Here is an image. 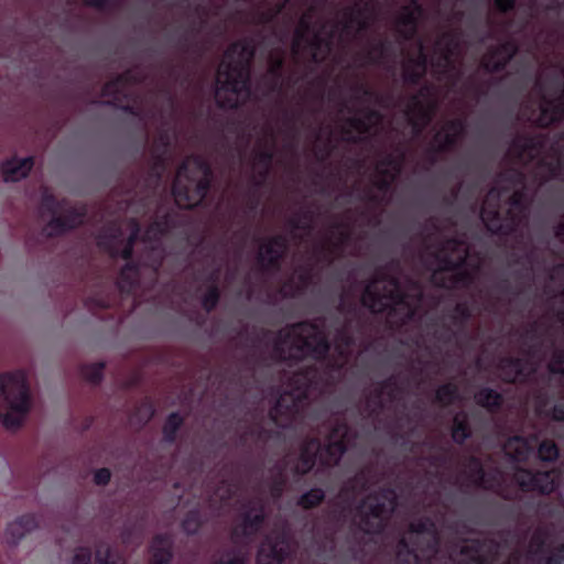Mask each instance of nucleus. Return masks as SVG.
<instances>
[{"label":"nucleus","instance_id":"1","mask_svg":"<svg viewBox=\"0 0 564 564\" xmlns=\"http://www.w3.org/2000/svg\"><path fill=\"white\" fill-rule=\"evenodd\" d=\"M398 260H391L386 267L379 268L376 275L366 284L360 296V304L372 314H387L388 319L403 326L411 322L416 313L415 304L410 294L401 285L397 275L389 272L399 268Z\"/></svg>","mask_w":564,"mask_h":564},{"label":"nucleus","instance_id":"2","mask_svg":"<svg viewBox=\"0 0 564 564\" xmlns=\"http://www.w3.org/2000/svg\"><path fill=\"white\" fill-rule=\"evenodd\" d=\"M256 55L252 40L243 39L231 43L224 54L218 68L216 105L220 109H237V96L250 91L251 64Z\"/></svg>","mask_w":564,"mask_h":564},{"label":"nucleus","instance_id":"3","mask_svg":"<svg viewBox=\"0 0 564 564\" xmlns=\"http://www.w3.org/2000/svg\"><path fill=\"white\" fill-rule=\"evenodd\" d=\"M330 343L315 321H301L278 332L273 351L282 361L300 362L311 358L323 362L329 355Z\"/></svg>","mask_w":564,"mask_h":564},{"label":"nucleus","instance_id":"4","mask_svg":"<svg viewBox=\"0 0 564 564\" xmlns=\"http://www.w3.org/2000/svg\"><path fill=\"white\" fill-rule=\"evenodd\" d=\"M319 381L321 372L315 365L297 370L290 379L292 391L281 393L269 410L270 420L279 427H291L303 416L310 400V391L315 389Z\"/></svg>","mask_w":564,"mask_h":564},{"label":"nucleus","instance_id":"5","mask_svg":"<svg viewBox=\"0 0 564 564\" xmlns=\"http://www.w3.org/2000/svg\"><path fill=\"white\" fill-rule=\"evenodd\" d=\"M432 257L437 262V268L432 274L437 286L444 289L469 288L474 284V273L465 268L467 249L462 239L457 237L444 239Z\"/></svg>","mask_w":564,"mask_h":564},{"label":"nucleus","instance_id":"6","mask_svg":"<svg viewBox=\"0 0 564 564\" xmlns=\"http://www.w3.org/2000/svg\"><path fill=\"white\" fill-rule=\"evenodd\" d=\"M31 408L30 389L23 370L0 375V421L7 429H19Z\"/></svg>","mask_w":564,"mask_h":564},{"label":"nucleus","instance_id":"7","mask_svg":"<svg viewBox=\"0 0 564 564\" xmlns=\"http://www.w3.org/2000/svg\"><path fill=\"white\" fill-rule=\"evenodd\" d=\"M158 145L151 151L152 163L145 173L132 174L127 189V202L138 200L140 208L145 212L153 204L166 166V153L170 147L169 135L161 132Z\"/></svg>","mask_w":564,"mask_h":564},{"label":"nucleus","instance_id":"8","mask_svg":"<svg viewBox=\"0 0 564 564\" xmlns=\"http://www.w3.org/2000/svg\"><path fill=\"white\" fill-rule=\"evenodd\" d=\"M395 499L390 488H382L361 499L356 507L359 529L366 534H381L395 507Z\"/></svg>","mask_w":564,"mask_h":564},{"label":"nucleus","instance_id":"9","mask_svg":"<svg viewBox=\"0 0 564 564\" xmlns=\"http://www.w3.org/2000/svg\"><path fill=\"white\" fill-rule=\"evenodd\" d=\"M186 181L183 182L182 177H176L172 193L175 203L184 209H192L198 206L208 195L214 174L202 175L198 180H194L189 175H184Z\"/></svg>","mask_w":564,"mask_h":564},{"label":"nucleus","instance_id":"10","mask_svg":"<svg viewBox=\"0 0 564 564\" xmlns=\"http://www.w3.org/2000/svg\"><path fill=\"white\" fill-rule=\"evenodd\" d=\"M351 429L344 420H336L330 427L325 444L321 443L319 463L324 467L337 466L347 452Z\"/></svg>","mask_w":564,"mask_h":564},{"label":"nucleus","instance_id":"11","mask_svg":"<svg viewBox=\"0 0 564 564\" xmlns=\"http://www.w3.org/2000/svg\"><path fill=\"white\" fill-rule=\"evenodd\" d=\"M289 250V239L283 234H278L264 239L260 243L257 254V263L263 274H272L280 271L282 261Z\"/></svg>","mask_w":564,"mask_h":564},{"label":"nucleus","instance_id":"12","mask_svg":"<svg viewBox=\"0 0 564 564\" xmlns=\"http://www.w3.org/2000/svg\"><path fill=\"white\" fill-rule=\"evenodd\" d=\"M560 471L556 469L533 471L527 468H520L514 480L519 488L524 492H538L540 495H550L558 486L557 477Z\"/></svg>","mask_w":564,"mask_h":564},{"label":"nucleus","instance_id":"13","mask_svg":"<svg viewBox=\"0 0 564 564\" xmlns=\"http://www.w3.org/2000/svg\"><path fill=\"white\" fill-rule=\"evenodd\" d=\"M241 521L232 531V539H250L258 534L265 521V506L261 499L249 500L240 514Z\"/></svg>","mask_w":564,"mask_h":564},{"label":"nucleus","instance_id":"14","mask_svg":"<svg viewBox=\"0 0 564 564\" xmlns=\"http://www.w3.org/2000/svg\"><path fill=\"white\" fill-rule=\"evenodd\" d=\"M558 83V96L550 98L545 95V86L541 80L535 83L536 89L542 95L543 105L540 107V115L536 119V126L540 128H549L554 123H558L564 118V85L556 78Z\"/></svg>","mask_w":564,"mask_h":564},{"label":"nucleus","instance_id":"15","mask_svg":"<svg viewBox=\"0 0 564 564\" xmlns=\"http://www.w3.org/2000/svg\"><path fill=\"white\" fill-rule=\"evenodd\" d=\"M403 392V388L394 376L378 382L367 402L370 414L378 415L387 408V403H398L402 399Z\"/></svg>","mask_w":564,"mask_h":564},{"label":"nucleus","instance_id":"16","mask_svg":"<svg viewBox=\"0 0 564 564\" xmlns=\"http://www.w3.org/2000/svg\"><path fill=\"white\" fill-rule=\"evenodd\" d=\"M357 335L356 326L351 324V319L344 322L340 327H338L335 335V351L339 358L333 360L327 357L321 364L326 365L332 370L339 371L347 362L351 348L356 346ZM361 335L362 334H359V336Z\"/></svg>","mask_w":564,"mask_h":564},{"label":"nucleus","instance_id":"17","mask_svg":"<svg viewBox=\"0 0 564 564\" xmlns=\"http://www.w3.org/2000/svg\"><path fill=\"white\" fill-rule=\"evenodd\" d=\"M518 52L519 46L517 42L512 39L506 40L488 48L481 58L480 66L489 74L501 73Z\"/></svg>","mask_w":564,"mask_h":564},{"label":"nucleus","instance_id":"18","mask_svg":"<svg viewBox=\"0 0 564 564\" xmlns=\"http://www.w3.org/2000/svg\"><path fill=\"white\" fill-rule=\"evenodd\" d=\"M290 555L289 535L280 532L274 536L268 535L261 542L258 553V564H281Z\"/></svg>","mask_w":564,"mask_h":564},{"label":"nucleus","instance_id":"19","mask_svg":"<svg viewBox=\"0 0 564 564\" xmlns=\"http://www.w3.org/2000/svg\"><path fill=\"white\" fill-rule=\"evenodd\" d=\"M133 247L123 245L121 249L119 248V254L117 256V258L126 261L117 280V288L122 294H131L139 284L140 262L133 260Z\"/></svg>","mask_w":564,"mask_h":564},{"label":"nucleus","instance_id":"20","mask_svg":"<svg viewBox=\"0 0 564 564\" xmlns=\"http://www.w3.org/2000/svg\"><path fill=\"white\" fill-rule=\"evenodd\" d=\"M85 216L86 213L83 208L69 207L63 215H52V218L43 228V234L47 237L61 236L79 227Z\"/></svg>","mask_w":564,"mask_h":564},{"label":"nucleus","instance_id":"21","mask_svg":"<svg viewBox=\"0 0 564 564\" xmlns=\"http://www.w3.org/2000/svg\"><path fill=\"white\" fill-rule=\"evenodd\" d=\"M321 441L318 437H306L301 446L300 453L291 466V471L295 477L307 475L319 460Z\"/></svg>","mask_w":564,"mask_h":564},{"label":"nucleus","instance_id":"22","mask_svg":"<svg viewBox=\"0 0 564 564\" xmlns=\"http://www.w3.org/2000/svg\"><path fill=\"white\" fill-rule=\"evenodd\" d=\"M423 13V7L419 0H411L401 8L397 18L398 32L402 40L411 41L415 37L419 28V18Z\"/></svg>","mask_w":564,"mask_h":564},{"label":"nucleus","instance_id":"23","mask_svg":"<svg viewBox=\"0 0 564 564\" xmlns=\"http://www.w3.org/2000/svg\"><path fill=\"white\" fill-rule=\"evenodd\" d=\"M373 12L375 7L371 1H365L364 3L356 2L346 8L344 12L345 21L343 23L344 31L349 33L355 25L358 32L367 31L370 28L368 15Z\"/></svg>","mask_w":564,"mask_h":564},{"label":"nucleus","instance_id":"24","mask_svg":"<svg viewBox=\"0 0 564 564\" xmlns=\"http://www.w3.org/2000/svg\"><path fill=\"white\" fill-rule=\"evenodd\" d=\"M430 91V87L424 85L421 87L417 94H414L410 97V100L404 109L405 116H414L423 126H429L435 115L436 104L432 102L430 105H425L422 101V97H425Z\"/></svg>","mask_w":564,"mask_h":564},{"label":"nucleus","instance_id":"25","mask_svg":"<svg viewBox=\"0 0 564 564\" xmlns=\"http://www.w3.org/2000/svg\"><path fill=\"white\" fill-rule=\"evenodd\" d=\"M463 467L466 478L475 487L489 489L496 481V477L486 471L481 459L475 455L466 457Z\"/></svg>","mask_w":564,"mask_h":564},{"label":"nucleus","instance_id":"26","mask_svg":"<svg viewBox=\"0 0 564 564\" xmlns=\"http://www.w3.org/2000/svg\"><path fill=\"white\" fill-rule=\"evenodd\" d=\"M122 230L120 226L113 221L104 225L96 237L97 246L102 251L107 252L112 259L119 254V243L121 240Z\"/></svg>","mask_w":564,"mask_h":564},{"label":"nucleus","instance_id":"27","mask_svg":"<svg viewBox=\"0 0 564 564\" xmlns=\"http://www.w3.org/2000/svg\"><path fill=\"white\" fill-rule=\"evenodd\" d=\"M525 365L527 361L520 357L505 356L499 359L497 369L500 371L501 380L512 384L525 380Z\"/></svg>","mask_w":564,"mask_h":564},{"label":"nucleus","instance_id":"28","mask_svg":"<svg viewBox=\"0 0 564 564\" xmlns=\"http://www.w3.org/2000/svg\"><path fill=\"white\" fill-rule=\"evenodd\" d=\"M149 564H170L173 560V540L167 533L155 534L150 544Z\"/></svg>","mask_w":564,"mask_h":564},{"label":"nucleus","instance_id":"29","mask_svg":"<svg viewBox=\"0 0 564 564\" xmlns=\"http://www.w3.org/2000/svg\"><path fill=\"white\" fill-rule=\"evenodd\" d=\"M273 159L274 152L269 148L254 152L253 166L257 167V174L252 176L254 189L261 188L269 178Z\"/></svg>","mask_w":564,"mask_h":564},{"label":"nucleus","instance_id":"30","mask_svg":"<svg viewBox=\"0 0 564 564\" xmlns=\"http://www.w3.org/2000/svg\"><path fill=\"white\" fill-rule=\"evenodd\" d=\"M34 165V159L26 156L19 159L13 156L1 165V172L6 182H17L28 176Z\"/></svg>","mask_w":564,"mask_h":564},{"label":"nucleus","instance_id":"31","mask_svg":"<svg viewBox=\"0 0 564 564\" xmlns=\"http://www.w3.org/2000/svg\"><path fill=\"white\" fill-rule=\"evenodd\" d=\"M338 314L345 317L344 322L351 319V324H355L358 334H364L366 329V321L362 317L358 304L350 300L346 292H341L339 295L338 304L336 305Z\"/></svg>","mask_w":564,"mask_h":564},{"label":"nucleus","instance_id":"32","mask_svg":"<svg viewBox=\"0 0 564 564\" xmlns=\"http://www.w3.org/2000/svg\"><path fill=\"white\" fill-rule=\"evenodd\" d=\"M37 525L39 522L34 514H23L19 517L15 521L9 523L6 529L7 543L17 545L26 533L32 532Z\"/></svg>","mask_w":564,"mask_h":564},{"label":"nucleus","instance_id":"33","mask_svg":"<svg viewBox=\"0 0 564 564\" xmlns=\"http://www.w3.org/2000/svg\"><path fill=\"white\" fill-rule=\"evenodd\" d=\"M285 57L284 53H270L267 70L268 88L271 93H279L282 89L284 79Z\"/></svg>","mask_w":564,"mask_h":564},{"label":"nucleus","instance_id":"34","mask_svg":"<svg viewBox=\"0 0 564 564\" xmlns=\"http://www.w3.org/2000/svg\"><path fill=\"white\" fill-rule=\"evenodd\" d=\"M463 135L457 133L448 132L447 130L438 131L433 138V144L430 147L427 154L431 164L436 162V155L441 153H447L454 150Z\"/></svg>","mask_w":564,"mask_h":564},{"label":"nucleus","instance_id":"35","mask_svg":"<svg viewBox=\"0 0 564 564\" xmlns=\"http://www.w3.org/2000/svg\"><path fill=\"white\" fill-rule=\"evenodd\" d=\"M307 48L310 50V63L316 66L324 64L333 50V33L327 37L315 33L307 41Z\"/></svg>","mask_w":564,"mask_h":564},{"label":"nucleus","instance_id":"36","mask_svg":"<svg viewBox=\"0 0 564 564\" xmlns=\"http://www.w3.org/2000/svg\"><path fill=\"white\" fill-rule=\"evenodd\" d=\"M474 401L478 406L494 414L501 410L505 398L492 388L480 387L474 394Z\"/></svg>","mask_w":564,"mask_h":564},{"label":"nucleus","instance_id":"37","mask_svg":"<svg viewBox=\"0 0 564 564\" xmlns=\"http://www.w3.org/2000/svg\"><path fill=\"white\" fill-rule=\"evenodd\" d=\"M416 538L402 536L395 549L397 564H421V557L416 552Z\"/></svg>","mask_w":564,"mask_h":564},{"label":"nucleus","instance_id":"38","mask_svg":"<svg viewBox=\"0 0 564 564\" xmlns=\"http://www.w3.org/2000/svg\"><path fill=\"white\" fill-rule=\"evenodd\" d=\"M473 435L469 416L465 411H459L453 416L451 436L455 444L463 445Z\"/></svg>","mask_w":564,"mask_h":564},{"label":"nucleus","instance_id":"39","mask_svg":"<svg viewBox=\"0 0 564 564\" xmlns=\"http://www.w3.org/2000/svg\"><path fill=\"white\" fill-rule=\"evenodd\" d=\"M543 145V140L540 135L532 134H518L512 139L511 149L514 151L518 159L524 155H530L538 151Z\"/></svg>","mask_w":564,"mask_h":564},{"label":"nucleus","instance_id":"40","mask_svg":"<svg viewBox=\"0 0 564 564\" xmlns=\"http://www.w3.org/2000/svg\"><path fill=\"white\" fill-rule=\"evenodd\" d=\"M101 96L107 99L98 102L110 107L128 99V94L124 88L121 87V83L117 76L104 84L101 87Z\"/></svg>","mask_w":564,"mask_h":564},{"label":"nucleus","instance_id":"41","mask_svg":"<svg viewBox=\"0 0 564 564\" xmlns=\"http://www.w3.org/2000/svg\"><path fill=\"white\" fill-rule=\"evenodd\" d=\"M480 219L490 234L501 237L502 215L499 210L498 203L492 206H484L480 209Z\"/></svg>","mask_w":564,"mask_h":564},{"label":"nucleus","instance_id":"42","mask_svg":"<svg viewBox=\"0 0 564 564\" xmlns=\"http://www.w3.org/2000/svg\"><path fill=\"white\" fill-rule=\"evenodd\" d=\"M370 487V477L367 470L362 469L350 477L343 486L340 492L347 497H356L367 491Z\"/></svg>","mask_w":564,"mask_h":564},{"label":"nucleus","instance_id":"43","mask_svg":"<svg viewBox=\"0 0 564 564\" xmlns=\"http://www.w3.org/2000/svg\"><path fill=\"white\" fill-rule=\"evenodd\" d=\"M191 167H193L195 172L200 173L202 175L214 174L212 164L207 159L202 155H191L186 158V160H184L178 166L177 177L187 175Z\"/></svg>","mask_w":564,"mask_h":564},{"label":"nucleus","instance_id":"44","mask_svg":"<svg viewBox=\"0 0 564 564\" xmlns=\"http://www.w3.org/2000/svg\"><path fill=\"white\" fill-rule=\"evenodd\" d=\"M505 451L512 457V459L517 462H524L528 459L530 445L523 436L516 435L507 440Z\"/></svg>","mask_w":564,"mask_h":564},{"label":"nucleus","instance_id":"45","mask_svg":"<svg viewBox=\"0 0 564 564\" xmlns=\"http://www.w3.org/2000/svg\"><path fill=\"white\" fill-rule=\"evenodd\" d=\"M392 53V43L388 40H378L372 44L371 48L367 51L365 57L368 64L381 65Z\"/></svg>","mask_w":564,"mask_h":564},{"label":"nucleus","instance_id":"46","mask_svg":"<svg viewBox=\"0 0 564 564\" xmlns=\"http://www.w3.org/2000/svg\"><path fill=\"white\" fill-rule=\"evenodd\" d=\"M347 124L349 128L343 129L344 140L354 144L361 142V138L354 135L351 130H355L359 134H367L371 129V126L367 122L366 119H364V117H349L347 119Z\"/></svg>","mask_w":564,"mask_h":564},{"label":"nucleus","instance_id":"47","mask_svg":"<svg viewBox=\"0 0 564 564\" xmlns=\"http://www.w3.org/2000/svg\"><path fill=\"white\" fill-rule=\"evenodd\" d=\"M164 258L165 250L160 246L151 245L145 248L142 258L139 261L140 267L143 265L145 268L151 269L153 272L158 273L163 265Z\"/></svg>","mask_w":564,"mask_h":564},{"label":"nucleus","instance_id":"48","mask_svg":"<svg viewBox=\"0 0 564 564\" xmlns=\"http://www.w3.org/2000/svg\"><path fill=\"white\" fill-rule=\"evenodd\" d=\"M351 90L357 100H373L381 106H387L392 100L391 95L379 94L364 83L355 84Z\"/></svg>","mask_w":564,"mask_h":564},{"label":"nucleus","instance_id":"49","mask_svg":"<svg viewBox=\"0 0 564 564\" xmlns=\"http://www.w3.org/2000/svg\"><path fill=\"white\" fill-rule=\"evenodd\" d=\"M184 424V417L180 412L170 413L163 424V441L167 444H174L177 440V433Z\"/></svg>","mask_w":564,"mask_h":564},{"label":"nucleus","instance_id":"50","mask_svg":"<svg viewBox=\"0 0 564 564\" xmlns=\"http://www.w3.org/2000/svg\"><path fill=\"white\" fill-rule=\"evenodd\" d=\"M288 460H283L274 466L275 474L270 484V495L273 499H280L283 496L288 484L286 467Z\"/></svg>","mask_w":564,"mask_h":564},{"label":"nucleus","instance_id":"51","mask_svg":"<svg viewBox=\"0 0 564 564\" xmlns=\"http://www.w3.org/2000/svg\"><path fill=\"white\" fill-rule=\"evenodd\" d=\"M95 564H126L124 557L108 543L100 542L95 551Z\"/></svg>","mask_w":564,"mask_h":564},{"label":"nucleus","instance_id":"52","mask_svg":"<svg viewBox=\"0 0 564 564\" xmlns=\"http://www.w3.org/2000/svg\"><path fill=\"white\" fill-rule=\"evenodd\" d=\"M525 218L527 214L509 206L505 217H502L501 237L516 234Z\"/></svg>","mask_w":564,"mask_h":564},{"label":"nucleus","instance_id":"53","mask_svg":"<svg viewBox=\"0 0 564 564\" xmlns=\"http://www.w3.org/2000/svg\"><path fill=\"white\" fill-rule=\"evenodd\" d=\"M459 399V389L454 382H445L441 384L434 395V401L442 405L448 406Z\"/></svg>","mask_w":564,"mask_h":564},{"label":"nucleus","instance_id":"54","mask_svg":"<svg viewBox=\"0 0 564 564\" xmlns=\"http://www.w3.org/2000/svg\"><path fill=\"white\" fill-rule=\"evenodd\" d=\"M180 226V215L173 209L163 214H156L153 219V227L160 228L161 235L166 236Z\"/></svg>","mask_w":564,"mask_h":564},{"label":"nucleus","instance_id":"55","mask_svg":"<svg viewBox=\"0 0 564 564\" xmlns=\"http://www.w3.org/2000/svg\"><path fill=\"white\" fill-rule=\"evenodd\" d=\"M444 43L443 52L441 54L440 61L435 64L436 66H441V62L445 64L452 63V57L455 54V51L459 46L458 36L454 32H444L437 42V44Z\"/></svg>","mask_w":564,"mask_h":564},{"label":"nucleus","instance_id":"56","mask_svg":"<svg viewBox=\"0 0 564 564\" xmlns=\"http://www.w3.org/2000/svg\"><path fill=\"white\" fill-rule=\"evenodd\" d=\"M471 316L473 312L467 302H458L448 315L452 324L456 326L460 332H465Z\"/></svg>","mask_w":564,"mask_h":564},{"label":"nucleus","instance_id":"57","mask_svg":"<svg viewBox=\"0 0 564 564\" xmlns=\"http://www.w3.org/2000/svg\"><path fill=\"white\" fill-rule=\"evenodd\" d=\"M325 497V491L322 488L314 487L302 494L299 497L296 505L304 510H311L321 506L324 502Z\"/></svg>","mask_w":564,"mask_h":564},{"label":"nucleus","instance_id":"58","mask_svg":"<svg viewBox=\"0 0 564 564\" xmlns=\"http://www.w3.org/2000/svg\"><path fill=\"white\" fill-rule=\"evenodd\" d=\"M487 544H489V552L496 553L498 543L495 540L471 539L467 544L462 546L460 554L468 556L470 560L475 557L476 554L482 552Z\"/></svg>","mask_w":564,"mask_h":564},{"label":"nucleus","instance_id":"59","mask_svg":"<svg viewBox=\"0 0 564 564\" xmlns=\"http://www.w3.org/2000/svg\"><path fill=\"white\" fill-rule=\"evenodd\" d=\"M202 525L203 519L198 509L189 510L181 522V528L187 535L196 534Z\"/></svg>","mask_w":564,"mask_h":564},{"label":"nucleus","instance_id":"60","mask_svg":"<svg viewBox=\"0 0 564 564\" xmlns=\"http://www.w3.org/2000/svg\"><path fill=\"white\" fill-rule=\"evenodd\" d=\"M221 292L218 284L214 283L207 286L206 292L200 299L202 307L206 313H212L220 301Z\"/></svg>","mask_w":564,"mask_h":564},{"label":"nucleus","instance_id":"61","mask_svg":"<svg viewBox=\"0 0 564 564\" xmlns=\"http://www.w3.org/2000/svg\"><path fill=\"white\" fill-rule=\"evenodd\" d=\"M121 83V87L127 91V87L144 83L147 76L139 67L128 68L121 74L116 75Z\"/></svg>","mask_w":564,"mask_h":564},{"label":"nucleus","instance_id":"62","mask_svg":"<svg viewBox=\"0 0 564 564\" xmlns=\"http://www.w3.org/2000/svg\"><path fill=\"white\" fill-rule=\"evenodd\" d=\"M538 455L542 462L553 463L560 456V449L552 440H543L538 447Z\"/></svg>","mask_w":564,"mask_h":564},{"label":"nucleus","instance_id":"63","mask_svg":"<svg viewBox=\"0 0 564 564\" xmlns=\"http://www.w3.org/2000/svg\"><path fill=\"white\" fill-rule=\"evenodd\" d=\"M533 398L536 413L543 416L551 406L553 394L546 388H539L535 390Z\"/></svg>","mask_w":564,"mask_h":564},{"label":"nucleus","instance_id":"64","mask_svg":"<svg viewBox=\"0 0 564 564\" xmlns=\"http://www.w3.org/2000/svg\"><path fill=\"white\" fill-rule=\"evenodd\" d=\"M547 371L552 376L564 377V350L556 348L552 351L547 364Z\"/></svg>","mask_w":564,"mask_h":564}]
</instances>
